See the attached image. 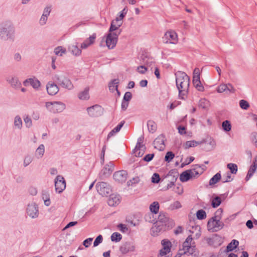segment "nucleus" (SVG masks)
Segmentation results:
<instances>
[{"label": "nucleus", "mask_w": 257, "mask_h": 257, "mask_svg": "<svg viewBox=\"0 0 257 257\" xmlns=\"http://www.w3.org/2000/svg\"><path fill=\"white\" fill-rule=\"evenodd\" d=\"M176 77V84L179 91V98L185 100L189 92L190 86V78L183 71H177L175 74Z\"/></svg>", "instance_id": "1"}, {"label": "nucleus", "mask_w": 257, "mask_h": 257, "mask_svg": "<svg viewBox=\"0 0 257 257\" xmlns=\"http://www.w3.org/2000/svg\"><path fill=\"white\" fill-rule=\"evenodd\" d=\"M15 38V29L12 23L6 21L0 26V39L4 41H14Z\"/></svg>", "instance_id": "2"}, {"label": "nucleus", "mask_w": 257, "mask_h": 257, "mask_svg": "<svg viewBox=\"0 0 257 257\" xmlns=\"http://www.w3.org/2000/svg\"><path fill=\"white\" fill-rule=\"evenodd\" d=\"M53 80L62 87L68 90H72L74 88L70 79L68 78L64 72H60L55 74L53 77Z\"/></svg>", "instance_id": "3"}, {"label": "nucleus", "mask_w": 257, "mask_h": 257, "mask_svg": "<svg viewBox=\"0 0 257 257\" xmlns=\"http://www.w3.org/2000/svg\"><path fill=\"white\" fill-rule=\"evenodd\" d=\"M45 106L48 110L54 113L61 112L66 108L65 104L61 101L46 102Z\"/></svg>", "instance_id": "4"}, {"label": "nucleus", "mask_w": 257, "mask_h": 257, "mask_svg": "<svg viewBox=\"0 0 257 257\" xmlns=\"http://www.w3.org/2000/svg\"><path fill=\"white\" fill-rule=\"evenodd\" d=\"M224 223L220 219L211 218L207 223V228L211 232H216L223 228Z\"/></svg>", "instance_id": "5"}, {"label": "nucleus", "mask_w": 257, "mask_h": 257, "mask_svg": "<svg viewBox=\"0 0 257 257\" xmlns=\"http://www.w3.org/2000/svg\"><path fill=\"white\" fill-rule=\"evenodd\" d=\"M96 188L99 193L102 196H107L112 191L111 188L109 184L104 182H98L96 185Z\"/></svg>", "instance_id": "6"}, {"label": "nucleus", "mask_w": 257, "mask_h": 257, "mask_svg": "<svg viewBox=\"0 0 257 257\" xmlns=\"http://www.w3.org/2000/svg\"><path fill=\"white\" fill-rule=\"evenodd\" d=\"M178 40V35L174 31L166 32L163 37V41L165 44H176Z\"/></svg>", "instance_id": "7"}, {"label": "nucleus", "mask_w": 257, "mask_h": 257, "mask_svg": "<svg viewBox=\"0 0 257 257\" xmlns=\"http://www.w3.org/2000/svg\"><path fill=\"white\" fill-rule=\"evenodd\" d=\"M163 248L160 250L158 257H170L168 253L171 251L172 243L167 239H163L161 241Z\"/></svg>", "instance_id": "8"}, {"label": "nucleus", "mask_w": 257, "mask_h": 257, "mask_svg": "<svg viewBox=\"0 0 257 257\" xmlns=\"http://www.w3.org/2000/svg\"><path fill=\"white\" fill-rule=\"evenodd\" d=\"M114 169V164L112 162H109V163L104 166V168L99 173V178L102 180L108 177L113 171Z\"/></svg>", "instance_id": "9"}, {"label": "nucleus", "mask_w": 257, "mask_h": 257, "mask_svg": "<svg viewBox=\"0 0 257 257\" xmlns=\"http://www.w3.org/2000/svg\"><path fill=\"white\" fill-rule=\"evenodd\" d=\"M55 187L56 192L62 193L66 188V182L64 178L61 175H58L55 179Z\"/></svg>", "instance_id": "10"}, {"label": "nucleus", "mask_w": 257, "mask_h": 257, "mask_svg": "<svg viewBox=\"0 0 257 257\" xmlns=\"http://www.w3.org/2000/svg\"><path fill=\"white\" fill-rule=\"evenodd\" d=\"M27 213L32 218L38 217L39 215L38 205L35 202L29 204L27 208Z\"/></svg>", "instance_id": "11"}, {"label": "nucleus", "mask_w": 257, "mask_h": 257, "mask_svg": "<svg viewBox=\"0 0 257 257\" xmlns=\"http://www.w3.org/2000/svg\"><path fill=\"white\" fill-rule=\"evenodd\" d=\"M87 111L90 116L98 117L103 113V108L99 105H94L87 108Z\"/></svg>", "instance_id": "12"}, {"label": "nucleus", "mask_w": 257, "mask_h": 257, "mask_svg": "<svg viewBox=\"0 0 257 257\" xmlns=\"http://www.w3.org/2000/svg\"><path fill=\"white\" fill-rule=\"evenodd\" d=\"M165 141L166 139L164 135L161 134L159 135L153 142L154 148L160 151H163L165 148Z\"/></svg>", "instance_id": "13"}, {"label": "nucleus", "mask_w": 257, "mask_h": 257, "mask_svg": "<svg viewBox=\"0 0 257 257\" xmlns=\"http://www.w3.org/2000/svg\"><path fill=\"white\" fill-rule=\"evenodd\" d=\"M113 177L116 182L119 183H123L127 179V173L125 170L116 171L114 173Z\"/></svg>", "instance_id": "14"}, {"label": "nucleus", "mask_w": 257, "mask_h": 257, "mask_svg": "<svg viewBox=\"0 0 257 257\" xmlns=\"http://www.w3.org/2000/svg\"><path fill=\"white\" fill-rule=\"evenodd\" d=\"M116 34H111L109 33L107 34L105 39V43L108 49H112L115 47L118 40L116 38Z\"/></svg>", "instance_id": "15"}, {"label": "nucleus", "mask_w": 257, "mask_h": 257, "mask_svg": "<svg viewBox=\"0 0 257 257\" xmlns=\"http://www.w3.org/2000/svg\"><path fill=\"white\" fill-rule=\"evenodd\" d=\"M192 240L193 238L191 235H189L183 242V249L184 250L185 253L189 252L190 254L193 253L195 246H192L191 244Z\"/></svg>", "instance_id": "16"}, {"label": "nucleus", "mask_w": 257, "mask_h": 257, "mask_svg": "<svg viewBox=\"0 0 257 257\" xmlns=\"http://www.w3.org/2000/svg\"><path fill=\"white\" fill-rule=\"evenodd\" d=\"M135 245L133 242L127 241L121 245L119 250L122 253L125 254L135 251Z\"/></svg>", "instance_id": "17"}, {"label": "nucleus", "mask_w": 257, "mask_h": 257, "mask_svg": "<svg viewBox=\"0 0 257 257\" xmlns=\"http://www.w3.org/2000/svg\"><path fill=\"white\" fill-rule=\"evenodd\" d=\"M165 227L166 226L164 224H161L158 223V222H156L151 229L152 235L154 236H158L162 231L165 230Z\"/></svg>", "instance_id": "18"}, {"label": "nucleus", "mask_w": 257, "mask_h": 257, "mask_svg": "<svg viewBox=\"0 0 257 257\" xmlns=\"http://www.w3.org/2000/svg\"><path fill=\"white\" fill-rule=\"evenodd\" d=\"M23 84L25 86L30 84L36 90H38L41 86L40 81L36 78L27 79L24 81Z\"/></svg>", "instance_id": "19"}, {"label": "nucleus", "mask_w": 257, "mask_h": 257, "mask_svg": "<svg viewBox=\"0 0 257 257\" xmlns=\"http://www.w3.org/2000/svg\"><path fill=\"white\" fill-rule=\"evenodd\" d=\"M46 89L48 93L50 95L56 94L59 90L58 85L52 82H49L46 85Z\"/></svg>", "instance_id": "20"}, {"label": "nucleus", "mask_w": 257, "mask_h": 257, "mask_svg": "<svg viewBox=\"0 0 257 257\" xmlns=\"http://www.w3.org/2000/svg\"><path fill=\"white\" fill-rule=\"evenodd\" d=\"M205 139L202 140L201 141H196L195 140L188 141L186 142L183 145V147L185 149L187 150L191 147H194L199 145H201L206 143Z\"/></svg>", "instance_id": "21"}, {"label": "nucleus", "mask_w": 257, "mask_h": 257, "mask_svg": "<svg viewBox=\"0 0 257 257\" xmlns=\"http://www.w3.org/2000/svg\"><path fill=\"white\" fill-rule=\"evenodd\" d=\"M7 81L11 85V86L15 88L18 89L21 86V83L16 77H8L7 78Z\"/></svg>", "instance_id": "22"}, {"label": "nucleus", "mask_w": 257, "mask_h": 257, "mask_svg": "<svg viewBox=\"0 0 257 257\" xmlns=\"http://www.w3.org/2000/svg\"><path fill=\"white\" fill-rule=\"evenodd\" d=\"M189 170L191 171V173L192 174V177L194 178L198 177L203 172V169L198 164L194 165L193 168L191 169H189Z\"/></svg>", "instance_id": "23"}, {"label": "nucleus", "mask_w": 257, "mask_h": 257, "mask_svg": "<svg viewBox=\"0 0 257 257\" xmlns=\"http://www.w3.org/2000/svg\"><path fill=\"white\" fill-rule=\"evenodd\" d=\"M191 171L189 170L183 172L180 175V180L182 182H186L193 178L192 174H191Z\"/></svg>", "instance_id": "24"}, {"label": "nucleus", "mask_w": 257, "mask_h": 257, "mask_svg": "<svg viewBox=\"0 0 257 257\" xmlns=\"http://www.w3.org/2000/svg\"><path fill=\"white\" fill-rule=\"evenodd\" d=\"M169 219L168 215L163 212H161L158 216V220L156 222H158V223L161 224H164V226H166V223L168 221Z\"/></svg>", "instance_id": "25"}, {"label": "nucleus", "mask_w": 257, "mask_h": 257, "mask_svg": "<svg viewBox=\"0 0 257 257\" xmlns=\"http://www.w3.org/2000/svg\"><path fill=\"white\" fill-rule=\"evenodd\" d=\"M96 34H93V35L90 36L88 39L85 40V41L81 44V48L82 49H85L87 48L89 46H90L94 43V40L96 39Z\"/></svg>", "instance_id": "26"}, {"label": "nucleus", "mask_w": 257, "mask_h": 257, "mask_svg": "<svg viewBox=\"0 0 257 257\" xmlns=\"http://www.w3.org/2000/svg\"><path fill=\"white\" fill-rule=\"evenodd\" d=\"M120 202V196L118 195H111L108 200V204L110 206H114Z\"/></svg>", "instance_id": "27"}, {"label": "nucleus", "mask_w": 257, "mask_h": 257, "mask_svg": "<svg viewBox=\"0 0 257 257\" xmlns=\"http://www.w3.org/2000/svg\"><path fill=\"white\" fill-rule=\"evenodd\" d=\"M89 90V88L88 87H86L84 90L80 92L78 94V97L79 99L82 100H86L89 99L90 97Z\"/></svg>", "instance_id": "28"}, {"label": "nucleus", "mask_w": 257, "mask_h": 257, "mask_svg": "<svg viewBox=\"0 0 257 257\" xmlns=\"http://www.w3.org/2000/svg\"><path fill=\"white\" fill-rule=\"evenodd\" d=\"M119 80L118 79H113L108 85L109 89L110 91L114 92L118 89V84Z\"/></svg>", "instance_id": "29"}, {"label": "nucleus", "mask_w": 257, "mask_h": 257, "mask_svg": "<svg viewBox=\"0 0 257 257\" xmlns=\"http://www.w3.org/2000/svg\"><path fill=\"white\" fill-rule=\"evenodd\" d=\"M223 197V195H221L220 196H216L213 197L211 200V206L213 208H216L218 207L221 203V197Z\"/></svg>", "instance_id": "30"}, {"label": "nucleus", "mask_w": 257, "mask_h": 257, "mask_svg": "<svg viewBox=\"0 0 257 257\" xmlns=\"http://www.w3.org/2000/svg\"><path fill=\"white\" fill-rule=\"evenodd\" d=\"M239 242L236 239H233L227 245L226 247L227 251H231L235 249L238 245Z\"/></svg>", "instance_id": "31"}, {"label": "nucleus", "mask_w": 257, "mask_h": 257, "mask_svg": "<svg viewBox=\"0 0 257 257\" xmlns=\"http://www.w3.org/2000/svg\"><path fill=\"white\" fill-rule=\"evenodd\" d=\"M148 131L151 133H154L157 130V124L153 120H150L147 122Z\"/></svg>", "instance_id": "32"}, {"label": "nucleus", "mask_w": 257, "mask_h": 257, "mask_svg": "<svg viewBox=\"0 0 257 257\" xmlns=\"http://www.w3.org/2000/svg\"><path fill=\"white\" fill-rule=\"evenodd\" d=\"M69 50L75 56H79L81 54V50L77 45H72L69 46Z\"/></svg>", "instance_id": "33"}, {"label": "nucleus", "mask_w": 257, "mask_h": 257, "mask_svg": "<svg viewBox=\"0 0 257 257\" xmlns=\"http://www.w3.org/2000/svg\"><path fill=\"white\" fill-rule=\"evenodd\" d=\"M221 176L220 173H216L209 180L210 185H213L217 183L221 179Z\"/></svg>", "instance_id": "34"}, {"label": "nucleus", "mask_w": 257, "mask_h": 257, "mask_svg": "<svg viewBox=\"0 0 257 257\" xmlns=\"http://www.w3.org/2000/svg\"><path fill=\"white\" fill-rule=\"evenodd\" d=\"M159 204L158 202L155 201L153 202L150 206V211L155 214H157L159 210Z\"/></svg>", "instance_id": "35"}, {"label": "nucleus", "mask_w": 257, "mask_h": 257, "mask_svg": "<svg viewBox=\"0 0 257 257\" xmlns=\"http://www.w3.org/2000/svg\"><path fill=\"white\" fill-rule=\"evenodd\" d=\"M182 207V205L179 201H176L172 203L169 206L168 209L170 210H174L178 209Z\"/></svg>", "instance_id": "36"}, {"label": "nucleus", "mask_w": 257, "mask_h": 257, "mask_svg": "<svg viewBox=\"0 0 257 257\" xmlns=\"http://www.w3.org/2000/svg\"><path fill=\"white\" fill-rule=\"evenodd\" d=\"M14 125L16 128L21 129L22 127V120L19 115H17L15 117Z\"/></svg>", "instance_id": "37"}, {"label": "nucleus", "mask_w": 257, "mask_h": 257, "mask_svg": "<svg viewBox=\"0 0 257 257\" xmlns=\"http://www.w3.org/2000/svg\"><path fill=\"white\" fill-rule=\"evenodd\" d=\"M196 81H200V70L198 68H195L193 73V83Z\"/></svg>", "instance_id": "38"}, {"label": "nucleus", "mask_w": 257, "mask_h": 257, "mask_svg": "<svg viewBox=\"0 0 257 257\" xmlns=\"http://www.w3.org/2000/svg\"><path fill=\"white\" fill-rule=\"evenodd\" d=\"M222 127L224 131L229 132L231 129V123L229 120H226L222 123Z\"/></svg>", "instance_id": "39"}, {"label": "nucleus", "mask_w": 257, "mask_h": 257, "mask_svg": "<svg viewBox=\"0 0 257 257\" xmlns=\"http://www.w3.org/2000/svg\"><path fill=\"white\" fill-rule=\"evenodd\" d=\"M45 152V147L43 144L40 145L36 151V155L38 158H41Z\"/></svg>", "instance_id": "40"}, {"label": "nucleus", "mask_w": 257, "mask_h": 257, "mask_svg": "<svg viewBox=\"0 0 257 257\" xmlns=\"http://www.w3.org/2000/svg\"><path fill=\"white\" fill-rule=\"evenodd\" d=\"M256 168L255 165H251L248 171L247 175L245 177L246 181H248L253 175L255 171H256Z\"/></svg>", "instance_id": "41"}, {"label": "nucleus", "mask_w": 257, "mask_h": 257, "mask_svg": "<svg viewBox=\"0 0 257 257\" xmlns=\"http://www.w3.org/2000/svg\"><path fill=\"white\" fill-rule=\"evenodd\" d=\"M112 241L118 242L122 238V235L118 232H113L111 235Z\"/></svg>", "instance_id": "42"}, {"label": "nucleus", "mask_w": 257, "mask_h": 257, "mask_svg": "<svg viewBox=\"0 0 257 257\" xmlns=\"http://www.w3.org/2000/svg\"><path fill=\"white\" fill-rule=\"evenodd\" d=\"M196 217L198 219L203 220L206 218V213L203 209L198 210L196 212Z\"/></svg>", "instance_id": "43"}, {"label": "nucleus", "mask_w": 257, "mask_h": 257, "mask_svg": "<svg viewBox=\"0 0 257 257\" xmlns=\"http://www.w3.org/2000/svg\"><path fill=\"white\" fill-rule=\"evenodd\" d=\"M144 139V135H142L141 137H140L138 138L137 144L136 146V151H138V150L140 149L141 148L146 147L144 145L142 144Z\"/></svg>", "instance_id": "44"}, {"label": "nucleus", "mask_w": 257, "mask_h": 257, "mask_svg": "<svg viewBox=\"0 0 257 257\" xmlns=\"http://www.w3.org/2000/svg\"><path fill=\"white\" fill-rule=\"evenodd\" d=\"M227 168H228L230 172L232 174H235L237 172V166L235 164L229 163L227 165Z\"/></svg>", "instance_id": "45"}, {"label": "nucleus", "mask_w": 257, "mask_h": 257, "mask_svg": "<svg viewBox=\"0 0 257 257\" xmlns=\"http://www.w3.org/2000/svg\"><path fill=\"white\" fill-rule=\"evenodd\" d=\"M194 87L199 91L203 92L204 90V87L201 84L200 81H196L193 83Z\"/></svg>", "instance_id": "46"}, {"label": "nucleus", "mask_w": 257, "mask_h": 257, "mask_svg": "<svg viewBox=\"0 0 257 257\" xmlns=\"http://www.w3.org/2000/svg\"><path fill=\"white\" fill-rule=\"evenodd\" d=\"M209 105V101L205 99V98H202L199 100L198 105L199 107L205 109L207 108V107Z\"/></svg>", "instance_id": "47"}, {"label": "nucleus", "mask_w": 257, "mask_h": 257, "mask_svg": "<svg viewBox=\"0 0 257 257\" xmlns=\"http://www.w3.org/2000/svg\"><path fill=\"white\" fill-rule=\"evenodd\" d=\"M143 63L145 65L150 66L153 63H154V60L152 58H149L147 56H144L142 58Z\"/></svg>", "instance_id": "48"}, {"label": "nucleus", "mask_w": 257, "mask_h": 257, "mask_svg": "<svg viewBox=\"0 0 257 257\" xmlns=\"http://www.w3.org/2000/svg\"><path fill=\"white\" fill-rule=\"evenodd\" d=\"M54 53L56 55L62 56L66 52V50L63 49L62 47L58 46L55 48Z\"/></svg>", "instance_id": "49"}, {"label": "nucleus", "mask_w": 257, "mask_h": 257, "mask_svg": "<svg viewBox=\"0 0 257 257\" xmlns=\"http://www.w3.org/2000/svg\"><path fill=\"white\" fill-rule=\"evenodd\" d=\"M175 155L172 152H168L165 157V161L167 162H171L174 158Z\"/></svg>", "instance_id": "50"}, {"label": "nucleus", "mask_w": 257, "mask_h": 257, "mask_svg": "<svg viewBox=\"0 0 257 257\" xmlns=\"http://www.w3.org/2000/svg\"><path fill=\"white\" fill-rule=\"evenodd\" d=\"M239 106L242 109L245 110L247 109L249 107L248 102L247 101L243 99L240 100Z\"/></svg>", "instance_id": "51"}, {"label": "nucleus", "mask_w": 257, "mask_h": 257, "mask_svg": "<svg viewBox=\"0 0 257 257\" xmlns=\"http://www.w3.org/2000/svg\"><path fill=\"white\" fill-rule=\"evenodd\" d=\"M146 147L141 148L140 149L138 150V151H136V148L134 150V152L135 154V156L137 157H142L145 151Z\"/></svg>", "instance_id": "52"}, {"label": "nucleus", "mask_w": 257, "mask_h": 257, "mask_svg": "<svg viewBox=\"0 0 257 257\" xmlns=\"http://www.w3.org/2000/svg\"><path fill=\"white\" fill-rule=\"evenodd\" d=\"M226 88H227L226 84H221L218 86L217 91L218 93L226 92Z\"/></svg>", "instance_id": "53"}, {"label": "nucleus", "mask_w": 257, "mask_h": 257, "mask_svg": "<svg viewBox=\"0 0 257 257\" xmlns=\"http://www.w3.org/2000/svg\"><path fill=\"white\" fill-rule=\"evenodd\" d=\"M178 176V172L175 170H170L167 174V177L172 176V179H176L177 180Z\"/></svg>", "instance_id": "54"}, {"label": "nucleus", "mask_w": 257, "mask_h": 257, "mask_svg": "<svg viewBox=\"0 0 257 257\" xmlns=\"http://www.w3.org/2000/svg\"><path fill=\"white\" fill-rule=\"evenodd\" d=\"M223 213V209L221 208L218 209L215 212L214 216L212 217V218H216L220 219L221 218V215Z\"/></svg>", "instance_id": "55"}, {"label": "nucleus", "mask_w": 257, "mask_h": 257, "mask_svg": "<svg viewBox=\"0 0 257 257\" xmlns=\"http://www.w3.org/2000/svg\"><path fill=\"white\" fill-rule=\"evenodd\" d=\"M103 237L101 235H99L95 238L94 242H93V246L95 247L99 245L100 243L102 242Z\"/></svg>", "instance_id": "56"}, {"label": "nucleus", "mask_w": 257, "mask_h": 257, "mask_svg": "<svg viewBox=\"0 0 257 257\" xmlns=\"http://www.w3.org/2000/svg\"><path fill=\"white\" fill-rule=\"evenodd\" d=\"M117 227L122 233H126L128 231V228L125 224L120 223L117 225Z\"/></svg>", "instance_id": "57"}, {"label": "nucleus", "mask_w": 257, "mask_h": 257, "mask_svg": "<svg viewBox=\"0 0 257 257\" xmlns=\"http://www.w3.org/2000/svg\"><path fill=\"white\" fill-rule=\"evenodd\" d=\"M152 182L154 183H158L160 180V175L158 173H154L152 177Z\"/></svg>", "instance_id": "58"}, {"label": "nucleus", "mask_w": 257, "mask_h": 257, "mask_svg": "<svg viewBox=\"0 0 257 257\" xmlns=\"http://www.w3.org/2000/svg\"><path fill=\"white\" fill-rule=\"evenodd\" d=\"M32 160L33 159L31 156L29 155L26 156L24 160V166L27 167L32 162Z\"/></svg>", "instance_id": "59"}, {"label": "nucleus", "mask_w": 257, "mask_h": 257, "mask_svg": "<svg viewBox=\"0 0 257 257\" xmlns=\"http://www.w3.org/2000/svg\"><path fill=\"white\" fill-rule=\"evenodd\" d=\"M140 181V178L138 177L133 178L132 179L130 180L127 181V185H133L134 184L138 183Z\"/></svg>", "instance_id": "60"}, {"label": "nucleus", "mask_w": 257, "mask_h": 257, "mask_svg": "<svg viewBox=\"0 0 257 257\" xmlns=\"http://www.w3.org/2000/svg\"><path fill=\"white\" fill-rule=\"evenodd\" d=\"M24 122L25 123L26 126L27 127H30L32 125V121L31 118L27 116L25 118H24Z\"/></svg>", "instance_id": "61"}, {"label": "nucleus", "mask_w": 257, "mask_h": 257, "mask_svg": "<svg viewBox=\"0 0 257 257\" xmlns=\"http://www.w3.org/2000/svg\"><path fill=\"white\" fill-rule=\"evenodd\" d=\"M227 88H226V93H234L235 92V89L232 84L230 83L226 84Z\"/></svg>", "instance_id": "62"}, {"label": "nucleus", "mask_w": 257, "mask_h": 257, "mask_svg": "<svg viewBox=\"0 0 257 257\" xmlns=\"http://www.w3.org/2000/svg\"><path fill=\"white\" fill-rule=\"evenodd\" d=\"M42 198L43 200L50 199V194L48 190H44L42 191Z\"/></svg>", "instance_id": "63"}, {"label": "nucleus", "mask_w": 257, "mask_h": 257, "mask_svg": "<svg viewBox=\"0 0 257 257\" xmlns=\"http://www.w3.org/2000/svg\"><path fill=\"white\" fill-rule=\"evenodd\" d=\"M132 98V93L129 91H127L125 93L122 100L130 102V101L131 100Z\"/></svg>", "instance_id": "64"}]
</instances>
